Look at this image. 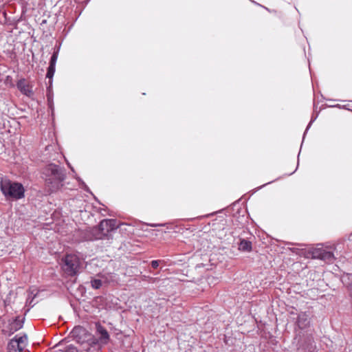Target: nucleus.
<instances>
[{
	"mask_svg": "<svg viewBox=\"0 0 352 352\" xmlns=\"http://www.w3.org/2000/svg\"><path fill=\"white\" fill-rule=\"evenodd\" d=\"M43 177L48 192H54L63 186V182L66 177L65 170L58 165L50 164L43 168Z\"/></svg>",
	"mask_w": 352,
	"mask_h": 352,
	"instance_id": "1",
	"label": "nucleus"
},
{
	"mask_svg": "<svg viewBox=\"0 0 352 352\" xmlns=\"http://www.w3.org/2000/svg\"><path fill=\"white\" fill-rule=\"evenodd\" d=\"M118 227L116 219H103L98 227L89 228L87 230V241L110 240L112 239L111 232Z\"/></svg>",
	"mask_w": 352,
	"mask_h": 352,
	"instance_id": "2",
	"label": "nucleus"
},
{
	"mask_svg": "<svg viewBox=\"0 0 352 352\" xmlns=\"http://www.w3.org/2000/svg\"><path fill=\"white\" fill-rule=\"evenodd\" d=\"M0 190L6 200H19L25 197V188L22 184L1 179Z\"/></svg>",
	"mask_w": 352,
	"mask_h": 352,
	"instance_id": "3",
	"label": "nucleus"
},
{
	"mask_svg": "<svg viewBox=\"0 0 352 352\" xmlns=\"http://www.w3.org/2000/svg\"><path fill=\"white\" fill-rule=\"evenodd\" d=\"M59 50L54 51L50 58L49 67L47 68L46 78H49L48 86L47 87V100L49 109L52 111V115L54 114V106L53 100V92L52 89V78L55 73L56 64L58 56Z\"/></svg>",
	"mask_w": 352,
	"mask_h": 352,
	"instance_id": "4",
	"label": "nucleus"
},
{
	"mask_svg": "<svg viewBox=\"0 0 352 352\" xmlns=\"http://www.w3.org/2000/svg\"><path fill=\"white\" fill-rule=\"evenodd\" d=\"M236 217L235 215L229 216L225 220L221 219V225L223 227L221 228V230L225 231L224 234V241H236L235 234H239V230L241 229L240 226H242V223L237 224Z\"/></svg>",
	"mask_w": 352,
	"mask_h": 352,
	"instance_id": "5",
	"label": "nucleus"
},
{
	"mask_svg": "<svg viewBox=\"0 0 352 352\" xmlns=\"http://www.w3.org/2000/svg\"><path fill=\"white\" fill-rule=\"evenodd\" d=\"M63 270L68 276H74L78 272L81 261L77 255L67 254L63 258Z\"/></svg>",
	"mask_w": 352,
	"mask_h": 352,
	"instance_id": "6",
	"label": "nucleus"
},
{
	"mask_svg": "<svg viewBox=\"0 0 352 352\" xmlns=\"http://www.w3.org/2000/svg\"><path fill=\"white\" fill-rule=\"evenodd\" d=\"M305 256L308 258L320 259L327 262L333 260V254L322 248H311L305 252Z\"/></svg>",
	"mask_w": 352,
	"mask_h": 352,
	"instance_id": "7",
	"label": "nucleus"
},
{
	"mask_svg": "<svg viewBox=\"0 0 352 352\" xmlns=\"http://www.w3.org/2000/svg\"><path fill=\"white\" fill-rule=\"evenodd\" d=\"M24 320L25 318L21 319L20 316H16L14 318L8 320L7 325L2 331L3 333L9 336L14 334L23 328Z\"/></svg>",
	"mask_w": 352,
	"mask_h": 352,
	"instance_id": "8",
	"label": "nucleus"
},
{
	"mask_svg": "<svg viewBox=\"0 0 352 352\" xmlns=\"http://www.w3.org/2000/svg\"><path fill=\"white\" fill-rule=\"evenodd\" d=\"M72 337L78 344H82L88 342L91 338V334L85 329L80 326L75 327L72 332Z\"/></svg>",
	"mask_w": 352,
	"mask_h": 352,
	"instance_id": "9",
	"label": "nucleus"
},
{
	"mask_svg": "<svg viewBox=\"0 0 352 352\" xmlns=\"http://www.w3.org/2000/svg\"><path fill=\"white\" fill-rule=\"evenodd\" d=\"M17 89L24 95L31 97L33 95L32 86L25 78H21L16 83Z\"/></svg>",
	"mask_w": 352,
	"mask_h": 352,
	"instance_id": "10",
	"label": "nucleus"
},
{
	"mask_svg": "<svg viewBox=\"0 0 352 352\" xmlns=\"http://www.w3.org/2000/svg\"><path fill=\"white\" fill-rule=\"evenodd\" d=\"M96 331L100 335L99 341L106 344L108 343L110 336L107 329L100 324H96Z\"/></svg>",
	"mask_w": 352,
	"mask_h": 352,
	"instance_id": "11",
	"label": "nucleus"
},
{
	"mask_svg": "<svg viewBox=\"0 0 352 352\" xmlns=\"http://www.w3.org/2000/svg\"><path fill=\"white\" fill-rule=\"evenodd\" d=\"M297 325L301 329L306 328L309 324V317L306 312L300 313L297 319Z\"/></svg>",
	"mask_w": 352,
	"mask_h": 352,
	"instance_id": "12",
	"label": "nucleus"
},
{
	"mask_svg": "<svg viewBox=\"0 0 352 352\" xmlns=\"http://www.w3.org/2000/svg\"><path fill=\"white\" fill-rule=\"evenodd\" d=\"M12 339L19 343V346H21L23 350L28 344V336L25 333L22 336L16 335Z\"/></svg>",
	"mask_w": 352,
	"mask_h": 352,
	"instance_id": "13",
	"label": "nucleus"
},
{
	"mask_svg": "<svg viewBox=\"0 0 352 352\" xmlns=\"http://www.w3.org/2000/svg\"><path fill=\"white\" fill-rule=\"evenodd\" d=\"M8 349L9 352H22L23 350L19 346V343L12 339L8 344Z\"/></svg>",
	"mask_w": 352,
	"mask_h": 352,
	"instance_id": "14",
	"label": "nucleus"
},
{
	"mask_svg": "<svg viewBox=\"0 0 352 352\" xmlns=\"http://www.w3.org/2000/svg\"><path fill=\"white\" fill-rule=\"evenodd\" d=\"M238 249L243 252H250L252 247V243H237Z\"/></svg>",
	"mask_w": 352,
	"mask_h": 352,
	"instance_id": "15",
	"label": "nucleus"
},
{
	"mask_svg": "<svg viewBox=\"0 0 352 352\" xmlns=\"http://www.w3.org/2000/svg\"><path fill=\"white\" fill-rule=\"evenodd\" d=\"M58 351L62 352H78L77 348L72 344L67 345L63 349H58Z\"/></svg>",
	"mask_w": 352,
	"mask_h": 352,
	"instance_id": "16",
	"label": "nucleus"
},
{
	"mask_svg": "<svg viewBox=\"0 0 352 352\" xmlns=\"http://www.w3.org/2000/svg\"><path fill=\"white\" fill-rule=\"evenodd\" d=\"M91 285L94 289H99L102 286V280L100 279L93 278L91 280Z\"/></svg>",
	"mask_w": 352,
	"mask_h": 352,
	"instance_id": "17",
	"label": "nucleus"
},
{
	"mask_svg": "<svg viewBox=\"0 0 352 352\" xmlns=\"http://www.w3.org/2000/svg\"><path fill=\"white\" fill-rule=\"evenodd\" d=\"M77 179L78 180V182H80V186L82 188H83L85 190L89 192V188L87 187V186L85 184V183L80 179V178H77Z\"/></svg>",
	"mask_w": 352,
	"mask_h": 352,
	"instance_id": "18",
	"label": "nucleus"
},
{
	"mask_svg": "<svg viewBox=\"0 0 352 352\" xmlns=\"http://www.w3.org/2000/svg\"><path fill=\"white\" fill-rule=\"evenodd\" d=\"M316 118H317V116H312V118H311V121L309 122V123L308 126H307L306 130H305V133H304V136L305 135V134H306L307 131L309 130V129L310 128V126H311V124H312V123L316 120Z\"/></svg>",
	"mask_w": 352,
	"mask_h": 352,
	"instance_id": "19",
	"label": "nucleus"
},
{
	"mask_svg": "<svg viewBox=\"0 0 352 352\" xmlns=\"http://www.w3.org/2000/svg\"><path fill=\"white\" fill-rule=\"evenodd\" d=\"M160 262V261L159 260H154L151 261V265L153 268L156 269L159 266Z\"/></svg>",
	"mask_w": 352,
	"mask_h": 352,
	"instance_id": "20",
	"label": "nucleus"
},
{
	"mask_svg": "<svg viewBox=\"0 0 352 352\" xmlns=\"http://www.w3.org/2000/svg\"><path fill=\"white\" fill-rule=\"evenodd\" d=\"M231 208L221 209V214H224L226 217H228V214L230 213Z\"/></svg>",
	"mask_w": 352,
	"mask_h": 352,
	"instance_id": "21",
	"label": "nucleus"
},
{
	"mask_svg": "<svg viewBox=\"0 0 352 352\" xmlns=\"http://www.w3.org/2000/svg\"><path fill=\"white\" fill-rule=\"evenodd\" d=\"M33 300L34 298H32L31 300H30L29 298L27 299L26 304L28 305L30 307H32L34 306V305H32Z\"/></svg>",
	"mask_w": 352,
	"mask_h": 352,
	"instance_id": "22",
	"label": "nucleus"
},
{
	"mask_svg": "<svg viewBox=\"0 0 352 352\" xmlns=\"http://www.w3.org/2000/svg\"><path fill=\"white\" fill-rule=\"evenodd\" d=\"M237 242H243V243H245V242H250V241L245 239H243V238H239V241Z\"/></svg>",
	"mask_w": 352,
	"mask_h": 352,
	"instance_id": "23",
	"label": "nucleus"
},
{
	"mask_svg": "<svg viewBox=\"0 0 352 352\" xmlns=\"http://www.w3.org/2000/svg\"><path fill=\"white\" fill-rule=\"evenodd\" d=\"M347 241H352V233L348 236Z\"/></svg>",
	"mask_w": 352,
	"mask_h": 352,
	"instance_id": "24",
	"label": "nucleus"
},
{
	"mask_svg": "<svg viewBox=\"0 0 352 352\" xmlns=\"http://www.w3.org/2000/svg\"><path fill=\"white\" fill-rule=\"evenodd\" d=\"M62 344H63V341L59 342L56 346L58 347V346H60Z\"/></svg>",
	"mask_w": 352,
	"mask_h": 352,
	"instance_id": "25",
	"label": "nucleus"
},
{
	"mask_svg": "<svg viewBox=\"0 0 352 352\" xmlns=\"http://www.w3.org/2000/svg\"><path fill=\"white\" fill-rule=\"evenodd\" d=\"M150 226H152V227H155V226H157L158 225H157V224H151ZM160 226H163V225L160 224Z\"/></svg>",
	"mask_w": 352,
	"mask_h": 352,
	"instance_id": "26",
	"label": "nucleus"
},
{
	"mask_svg": "<svg viewBox=\"0 0 352 352\" xmlns=\"http://www.w3.org/2000/svg\"><path fill=\"white\" fill-rule=\"evenodd\" d=\"M334 107L341 108V105H340V104L335 105Z\"/></svg>",
	"mask_w": 352,
	"mask_h": 352,
	"instance_id": "27",
	"label": "nucleus"
},
{
	"mask_svg": "<svg viewBox=\"0 0 352 352\" xmlns=\"http://www.w3.org/2000/svg\"><path fill=\"white\" fill-rule=\"evenodd\" d=\"M276 242H281V243H283V242H285V241H278V240H277V241H276Z\"/></svg>",
	"mask_w": 352,
	"mask_h": 352,
	"instance_id": "28",
	"label": "nucleus"
}]
</instances>
